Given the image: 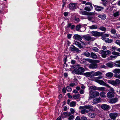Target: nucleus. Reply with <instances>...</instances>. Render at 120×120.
Returning a JSON list of instances; mask_svg holds the SVG:
<instances>
[{"instance_id": "f257e3e1", "label": "nucleus", "mask_w": 120, "mask_h": 120, "mask_svg": "<svg viewBox=\"0 0 120 120\" xmlns=\"http://www.w3.org/2000/svg\"><path fill=\"white\" fill-rule=\"evenodd\" d=\"M79 109L82 110L80 111V112L82 114L88 113L90 111L92 112L94 111L93 106L90 105L80 106L79 107Z\"/></svg>"}, {"instance_id": "f03ea898", "label": "nucleus", "mask_w": 120, "mask_h": 120, "mask_svg": "<svg viewBox=\"0 0 120 120\" xmlns=\"http://www.w3.org/2000/svg\"><path fill=\"white\" fill-rule=\"evenodd\" d=\"M77 69H75L74 71L76 74L80 75H83L85 71L84 68L82 67V65L78 64L76 65Z\"/></svg>"}, {"instance_id": "7ed1b4c3", "label": "nucleus", "mask_w": 120, "mask_h": 120, "mask_svg": "<svg viewBox=\"0 0 120 120\" xmlns=\"http://www.w3.org/2000/svg\"><path fill=\"white\" fill-rule=\"evenodd\" d=\"M107 82L108 83L115 86H118L120 84V80L118 79L115 80H108Z\"/></svg>"}, {"instance_id": "20e7f679", "label": "nucleus", "mask_w": 120, "mask_h": 120, "mask_svg": "<svg viewBox=\"0 0 120 120\" xmlns=\"http://www.w3.org/2000/svg\"><path fill=\"white\" fill-rule=\"evenodd\" d=\"M99 53L101 54V56L104 58H106L107 55L111 54V52L109 50H101L100 51Z\"/></svg>"}, {"instance_id": "39448f33", "label": "nucleus", "mask_w": 120, "mask_h": 120, "mask_svg": "<svg viewBox=\"0 0 120 120\" xmlns=\"http://www.w3.org/2000/svg\"><path fill=\"white\" fill-rule=\"evenodd\" d=\"M102 78V77L101 75L99 76L98 77L95 78V81L96 82L98 83L100 85L104 86L105 84V83L103 81L99 79Z\"/></svg>"}, {"instance_id": "423d86ee", "label": "nucleus", "mask_w": 120, "mask_h": 120, "mask_svg": "<svg viewBox=\"0 0 120 120\" xmlns=\"http://www.w3.org/2000/svg\"><path fill=\"white\" fill-rule=\"evenodd\" d=\"M83 37L85 40L89 41H93L95 39V38L90 36L88 35H84Z\"/></svg>"}, {"instance_id": "0eeeda50", "label": "nucleus", "mask_w": 120, "mask_h": 120, "mask_svg": "<svg viewBox=\"0 0 120 120\" xmlns=\"http://www.w3.org/2000/svg\"><path fill=\"white\" fill-rule=\"evenodd\" d=\"M100 95L99 93L97 91H95L91 93L90 94L89 99H91V98H93L96 97L97 96H99Z\"/></svg>"}, {"instance_id": "6e6552de", "label": "nucleus", "mask_w": 120, "mask_h": 120, "mask_svg": "<svg viewBox=\"0 0 120 120\" xmlns=\"http://www.w3.org/2000/svg\"><path fill=\"white\" fill-rule=\"evenodd\" d=\"M92 36L94 37H100L102 36L103 34V33L100 32L96 31H92L91 32Z\"/></svg>"}, {"instance_id": "1a4fd4ad", "label": "nucleus", "mask_w": 120, "mask_h": 120, "mask_svg": "<svg viewBox=\"0 0 120 120\" xmlns=\"http://www.w3.org/2000/svg\"><path fill=\"white\" fill-rule=\"evenodd\" d=\"M70 50L71 51L74 52H79L80 50L79 49L76 47L74 46L71 45V46L70 48Z\"/></svg>"}, {"instance_id": "9d476101", "label": "nucleus", "mask_w": 120, "mask_h": 120, "mask_svg": "<svg viewBox=\"0 0 120 120\" xmlns=\"http://www.w3.org/2000/svg\"><path fill=\"white\" fill-rule=\"evenodd\" d=\"M71 115V112H64L61 115V116L62 118L64 119L68 117Z\"/></svg>"}, {"instance_id": "9b49d317", "label": "nucleus", "mask_w": 120, "mask_h": 120, "mask_svg": "<svg viewBox=\"0 0 120 120\" xmlns=\"http://www.w3.org/2000/svg\"><path fill=\"white\" fill-rule=\"evenodd\" d=\"M118 115V114L117 113H112L109 114V116L112 119L114 120Z\"/></svg>"}, {"instance_id": "f8f14e48", "label": "nucleus", "mask_w": 120, "mask_h": 120, "mask_svg": "<svg viewBox=\"0 0 120 120\" xmlns=\"http://www.w3.org/2000/svg\"><path fill=\"white\" fill-rule=\"evenodd\" d=\"M93 5L94 7L95 10L98 11H101L102 10H103L104 8L103 7L101 6L96 5L94 4H93Z\"/></svg>"}, {"instance_id": "ddd939ff", "label": "nucleus", "mask_w": 120, "mask_h": 120, "mask_svg": "<svg viewBox=\"0 0 120 120\" xmlns=\"http://www.w3.org/2000/svg\"><path fill=\"white\" fill-rule=\"evenodd\" d=\"M93 72H87L84 73L83 75L87 77L91 78L93 76Z\"/></svg>"}, {"instance_id": "4468645a", "label": "nucleus", "mask_w": 120, "mask_h": 120, "mask_svg": "<svg viewBox=\"0 0 120 120\" xmlns=\"http://www.w3.org/2000/svg\"><path fill=\"white\" fill-rule=\"evenodd\" d=\"M97 64L95 63H92L89 66V68L90 69H96L97 68Z\"/></svg>"}, {"instance_id": "2eb2a0df", "label": "nucleus", "mask_w": 120, "mask_h": 120, "mask_svg": "<svg viewBox=\"0 0 120 120\" xmlns=\"http://www.w3.org/2000/svg\"><path fill=\"white\" fill-rule=\"evenodd\" d=\"M73 38L75 40L80 41L82 40V38L81 36L77 34L75 35L73 37Z\"/></svg>"}, {"instance_id": "dca6fc26", "label": "nucleus", "mask_w": 120, "mask_h": 120, "mask_svg": "<svg viewBox=\"0 0 120 120\" xmlns=\"http://www.w3.org/2000/svg\"><path fill=\"white\" fill-rule=\"evenodd\" d=\"M101 99L100 98H98L94 99L92 103L94 104L98 103L101 101Z\"/></svg>"}, {"instance_id": "f3484780", "label": "nucleus", "mask_w": 120, "mask_h": 120, "mask_svg": "<svg viewBox=\"0 0 120 120\" xmlns=\"http://www.w3.org/2000/svg\"><path fill=\"white\" fill-rule=\"evenodd\" d=\"M101 107L104 110H108L109 109V106L106 104H103L101 105Z\"/></svg>"}, {"instance_id": "a211bd4d", "label": "nucleus", "mask_w": 120, "mask_h": 120, "mask_svg": "<svg viewBox=\"0 0 120 120\" xmlns=\"http://www.w3.org/2000/svg\"><path fill=\"white\" fill-rule=\"evenodd\" d=\"M106 65L108 67L112 68L115 66L114 63L111 62H109L106 64Z\"/></svg>"}, {"instance_id": "6ab92c4d", "label": "nucleus", "mask_w": 120, "mask_h": 120, "mask_svg": "<svg viewBox=\"0 0 120 120\" xmlns=\"http://www.w3.org/2000/svg\"><path fill=\"white\" fill-rule=\"evenodd\" d=\"M69 8L70 10H73L76 8L75 5L74 3H70L69 5Z\"/></svg>"}, {"instance_id": "aec40b11", "label": "nucleus", "mask_w": 120, "mask_h": 120, "mask_svg": "<svg viewBox=\"0 0 120 120\" xmlns=\"http://www.w3.org/2000/svg\"><path fill=\"white\" fill-rule=\"evenodd\" d=\"M118 101V99L117 98H114L113 99H110L109 100V102L111 103H113L117 102Z\"/></svg>"}, {"instance_id": "412c9836", "label": "nucleus", "mask_w": 120, "mask_h": 120, "mask_svg": "<svg viewBox=\"0 0 120 120\" xmlns=\"http://www.w3.org/2000/svg\"><path fill=\"white\" fill-rule=\"evenodd\" d=\"M98 17L103 20H105L106 18V16L105 14L100 15L98 16Z\"/></svg>"}, {"instance_id": "4be33fe9", "label": "nucleus", "mask_w": 120, "mask_h": 120, "mask_svg": "<svg viewBox=\"0 0 120 120\" xmlns=\"http://www.w3.org/2000/svg\"><path fill=\"white\" fill-rule=\"evenodd\" d=\"M107 97L108 98H111L114 97V94L112 92H109L107 94Z\"/></svg>"}, {"instance_id": "5701e85b", "label": "nucleus", "mask_w": 120, "mask_h": 120, "mask_svg": "<svg viewBox=\"0 0 120 120\" xmlns=\"http://www.w3.org/2000/svg\"><path fill=\"white\" fill-rule=\"evenodd\" d=\"M91 57L93 59H96L97 58V55L93 52H91L90 53V57Z\"/></svg>"}, {"instance_id": "b1692460", "label": "nucleus", "mask_w": 120, "mask_h": 120, "mask_svg": "<svg viewBox=\"0 0 120 120\" xmlns=\"http://www.w3.org/2000/svg\"><path fill=\"white\" fill-rule=\"evenodd\" d=\"M75 43L76 45L77 46L80 48H82L83 47V46L81 45V44L78 41H75Z\"/></svg>"}, {"instance_id": "393cba45", "label": "nucleus", "mask_w": 120, "mask_h": 120, "mask_svg": "<svg viewBox=\"0 0 120 120\" xmlns=\"http://www.w3.org/2000/svg\"><path fill=\"white\" fill-rule=\"evenodd\" d=\"M75 43L76 45L77 46L80 48H82L83 47V46L81 45V44L78 41H75Z\"/></svg>"}, {"instance_id": "a878e982", "label": "nucleus", "mask_w": 120, "mask_h": 120, "mask_svg": "<svg viewBox=\"0 0 120 120\" xmlns=\"http://www.w3.org/2000/svg\"><path fill=\"white\" fill-rule=\"evenodd\" d=\"M75 43L76 45L77 46L80 48H82L83 47V46L81 45V44L78 41H75Z\"/></svg>"}, {"instance_id": "bb28decb", "label": "nucleus", "mask_w": 120, "mask_h": 120, "mask_svg": "<svg viewBox=\"0 0 120 120\" xmlns=\"http://www.w3.org/2000/svg\"><path fill=\"white\" fill-rule=\"evenodd\" d=\"M89 28L90 29H96L98 28V26L96 25H92L89 26Z\"/></svg>"}, {"instance_id": "cd10ccee", "label": "nucleus", "mask_w": 120, "mask_h": 120, "mask_svg": "<svg viewBox=\"0 0 120 120\" xmlns=\"http://www.w3.org/2000/svg\"><path fill=\"white\" fill-rule=\"evenodd\" d=\"M112 54L113 55H115V56H116V57L118 56H120V54L119 53L115 51L112 52Z\"/></svg>"}, {"instance_id": "c85d7f7f", "label": "nucleus", "mask_w": 120, "mask_h": 120, "mask_svg": "<svg viewBox=\"0 0 120 120\" xmlns=\"http://www.w3.org/2000/svg\"><path fill=\"white\" fill-rule=\"evenodd\" d=\"M106 75L109 78H111L112 77L113 74L111 72H109L107 73Z\"/></svg>"}, {"instance_id": "c756f323", "label": "nucleus", "mask_w": 120, "mask_h": 120, "mask_svg": "<svg viewBox=\"0 0 120 120\" xmlns=\"http://www.w3.org/2000/svg\"><path fill=\"white\" fill-rule=\"evenodd\" d=\"M89 116L91 118H94L95 116V114L94 113H90L88 114Z\"/></svg>"}, {"instance_id": "7c9ffc66", "label": "nucleus", "mask_w": 120, "mask_h": 120, "mask_svg": "<svg viewBox=\"0 0 120 120\" xmlns=\"http://www.w3.org/2000/svg\"><path fill=\"white\" fill-rule=\"evenodd\" d=\"M83 54L85 56L88 57H90V53L87 51L85 52H84Z\"/></svg>"}, {"instance_id": "2f4dec72", "label": "nucleus", "mask_w": 120, "mask_h": 120, "mask_svg": "<svg viewBox=\"0 0 120 120\" xmlns=\"http://www.w3.org/2000/svg\"><path fill=\"white\" fill-rule=\"evenodd\" d=\"M102 74L101 72L99 71H98L97 72H95L93 75V76H97L98 75H101Z\"/></svg>"}, {"instance_id": "473e14b6", "label": "nucleus", "mask_w": 120, "mask_h": 120, "mask_svg": "<svg viewBox=\"0 0 120 120\" xmlns=\"http://www.w3.org/2000/svg\"><path fill=\"white\" fill-rule=\"evenodd\" d=\"M113 72L115 74L120 73V69H114Z\"/></svg>"}, {"instance_id": "72a5a7b5", "label": "nucleus", "mask_w": 120, "mask_h": 120, "mask_svg": "<svg viewBox=\"0 0 120 120\" xmlns=\"http://www.w3.org/2000/svg\"><path fill=\"white\" fill-rule=\"evenodd\" d=\"M115 66L117 67H120V61H116V63H114Z\"/></svg>"}, {"instance_id": "f704fd0d", "label": "nucleus", "mask_w": 120, "mask_h": 120, "mask_svg": "<svg viewBox=\"0 0 120 120\" xmlns=\"http://www.w3.org/2000/svg\"><path fill=\"white\" fill-rule=\"evenodd\" d=\"M76 102L72 101L70 103L69 105L71 107H74L76 105Z\"/></svg>"}, {"instance_id": "c9c22d12", "label": "nucleus", "mask_w": 120, "mask_h": 120, "mask_svg": "<svg viewBox=\"0 0 120 120\" xmlns=\"http://www.w3.org/2000/svg\"><path fill=\"white\" fill-rule=\"evenodd\" d=\"M80 95L79 94L74 95L73 97L75 99H79L80 96Z\"/></svg>"}, {"instance_id": "e433bc0d", "label": "nucleus", "mask_w": 120, "mask_h": 120, "mask_svg": "<svg viewBox=\"0 0 120 120\" xmlns=\"http://www.w3.org/2000/svg\"><path fill=\"white\" fill-rule=\"evenodd\" d=\"M98 29H99L104 32H105L106 30V28L103 26H101Z\"/></svg>"}, {"instance_id": "4c0bfd02", "label": "nucleus", "mask_w": 120, "mask_h": 120, "mask_svg": "<svg viewBox=\"0 0 120 120\" xmlns=\"http://www.w3.org/2000/svg\"><path fill=\"white\" fill-rule=\"evenodd\" d=\"M81 28V25L80 24H79L77 25L75 27V29L77 31H79Z\"/></svg>"}, {"instance_id": "58836bf2", "label": "nucleus", "mask_w": 120, "mask_h": 120, "mask_svg": "<svg viewBox=\"0 0 120 120\" xmlns=\"http://www.w3.org/2000/svg\"><path fill=\"white\" fill-rule=\"evenodd\" d=\"M119 11H117L116 12L113 13V15L115 17L119 16Z\"/></svg>"}, {"instance_id": "ea45409f", "label": "nucleus", "mask_w": 120, "mask_h": 120, "mask_svg": "<svg viewBox=\"0 0 120 120\" xmlns=\"http://www.w3.org/2000/svg\"><path fill=\"white\" fill-rule=\"evenodd\" d=\"M113 40L112 39H110L108 38H107L105 40V42H107L108 43H111L112 42Z\"/></svg>"}, {"instance_id": "a19ab883", "label": "nucleus", "mask_w": 120, "mask_h": 120, "mask_svg": "<svg viewBox=\"0 0 120 120\" xmlns=\"http://www.w3.org/2000/svg\"><path fill=\"white\" fill-rule=\"evenodd\" d=\"M114 77L116 78L120 79V74L119 73L115 74Z\"/></svg>"}, {"instance_id": "79ce46f5", "label": "nucleus", "mask_w": 120, "mask_h": 120, "mask_svg": "<svg viewBox=\"0 0 120 120\" xmlns=\"http://www.w3.org/2000/svg\"><path fill=\"white\" fill-rule=\"evenodd\" d=\"M90 88L94 90H98V88H97L96 86H91L90 87Z\"/></svg>"}, {"instance_id": "37998d69", "label": "nucleus", "mask_w": 120, "mask_h": 120, "mask_svg": "<svg viewBox=\"0 0 120 120\" xmlns=\"http://www.w3.org/2000/svg\"><path fill=\"white\" fill-rule=\"evenodd\" d=\"M88 20L90 21H91V22H94V21L92 20L93 19V17L92 16H89L87 18Z\"/></svg>"}, {"instance_id": "c03bdc74", "label": "nucleus", "mask_w": 120, "mask_h": 120, "mask_svg": "<svg viewBox=\"0 0 120 120\" xmlns=\"http://www.w3.org/2000/svg\"><path fill=\"white\" fill-rule=\"evenodd\" d=\"M66 89L68 92H71L72 90L71 88L69 86H67L66 87Z\"/></svg>"}, {"instance_id": "a18cd8bd", "label": "nucleus", "mask_w": 120, "mask_h": 120, "mask_svg": "<svg viewBox=\"0 0 120 120\" xmlns=\"http://www.w3.org/2000/svg\"><path fill=\"white\" fill-rule=\"evenodd\" d=\"M84 10L88 11H91V9L90 7H85Z\"/></svg>"}, {"instance_id": "49530a36", "label": "nucleus", "mask_w": 120, "mask_h": 120, "mask_svg": "<svg viewBox=\"0 0 120 120\" xmlns=\"http://www.w3.org/2000/svg\"><path fill=\"white\" fill-rule=\"evenodd\" d=\"M105 93L103 91L101 92L100 94V96L101 97H104L105 96Z\"/></svg>"}, {"instance_id": "de8ad7c7", "label": "nucleus", "mask_w": 120, "mask_h": 120, "mask_svg": "<svg viewBox=\"0 0 120 120\" xmlns=\"http://www.w3.org/2000/svg\"><path fill=\"white\" fill-rule=\"evenodd\" d=\"M105 88L104 87H98V90H100L101 91L105 90Z\"/></svg>"}, {"instance_id": "09e8293b", "label": "nucleus", "mask_w": 120, "mask_h": 120, "mask_svg": "<svg viewBox=\"0 0 120 120\" xmlns=\"http://www.w3.org/2000/svg\"><path fill=\"white\" fill-rule=\"evenodd\" d=\"M82 14L85 15H88V12L85 11H83Z\"/></svg>"}, {"instance_id": "8fccbe9b", "label": "nucleus", "mask_w": 120, "mask_h": 120, "mask_svg": "<svg viewBox=\"0 0 120 120\" xmlns=\"http://www.w3.org/2000/svg\"><path fill=\"white\" fill-rule=\"evenodd\" d=\"M107 68L106 66L103 64H101L100 65V68H101L106 69Z\"/></svg>"}, {"instance_id": "3c124183", "label": "nucleus", "mask_w": 120, "mask_h": 120, "mask_svg": "<svg viewBox=\"0 0 120 120\" xmlns=\"http://www.w3.org/2000/svg\"><path fill=\"white\" fill-rule=\"evenodd\" d=\"M95 52H97L99 50L96 47H94L92 49Z\"/></svg>"}, {"instance_id": "603ef678", "label": "nucleus", "mask_w": 120, "mask_h": 120, "mask_svg": "<svg viewBox=\"0 0 120 120\" xmlns=\"http://www.w3.org/2000/svg\"><path fill=\"white\" fill-rule=\"evenodd\" d=\"M69 117L68 118L69 120H73V119L74 118V116L73 115H71L69 116Z\"/></svg>"}, {"instance_id": "864d4df0", "label": "nucleus", "mask_w": 120, "mask_h": 120, "mask_svg": "<svg viewBox=\"0 0 120 120\" xmlns=\"http://www.w3.org/2000/svg\"><path fill=\"white\" fill-rule=\"evenodd\" d=\"M115 43L116 44L120 46V40H116Z\"/></svg>"}, {"instance_id": "5fc2aeb1", "label": "nucleus", "mask_w": 120, "mask_h": 120, "mask_svg": "<svg viewBox=\"0 0 120 120\" xmlns=\"http://www.w3.org/2000/svg\"><path fill=\"white\" fill-rule=\"evenodd\" d=\"M70 110L71 112V113L72 114H73L75 112V111L74 109L72 108H71L70 109Z\"/></svg>"}, {"instance_id": "6e6d98bb", "label": "nucleus", "mask_w": 120, "mask_h": 120, "mask_svg": "<svg viewBox=\"0 0 120 120\" xmlns=\"http://www.w3.org/2000/svg\"><path fill=\"white\" fill-rule=\"evenodd\" d=\"M111 32L112 34H115L116 33L115 30L114 29H112L111 30Z\"/></svg>"}, {"instance_id": "4d7b16f0", "label": "nucleus", "mask_w": 120, "mask_h": 120, "mask_svg": "<svg viewBox=\"0 0 120 120\" xmlns=\"http://www.w3.org/2000/svg\"><path fill=\"white\" fill-rule=\"evenodd\" d=\"M74 19L75 21L77 22H79L80 20L79 19V18L76 17H75Z\"/></svg>"}, {"instance_id": "13d9d810", "label": "nucleus", "mask_w": 120, "mask_h": 120, "mask_svg": "<svg viewBox=\"0 0 120 120\" xmlns=\"http://www.w3.org/2000/svg\"><path fill=\"white\" fill-rule=\"evenodd\" d=\"M81 120H87L86 117L82 116L81 117Z\"/></svg>"}, {"instance_id": "bf43d9fd", "label": "nucleus", "mask_w": 120, "mask_h": 120, "mask_svg": "<svg viewBox=\"0 0 120 120\" xmlns=\"http://www.w3.org/2000/svg\"><path fill=\"white\" fill-rule=\"evenodd\" d=\"M117 47L115 46H112L111 48L112 50V51H115Z\"/></svg>"}, {"instance_id": "052dcab7", "label": "nucleus", "mask_w": 120, "mask_h": 120, "mask_svg": "<svg viewBox=\"0 0 120 120\" xmlns=\"http://www.w3.org/2000/svg\"><path fill=\"white\" fill-rule=\"evenodd\" d=\"M81 28H82V30L81 29V30H80V31L81 32H84L85 31V30H86V28L85 27L83 26L81 27Z\"/></svg>"}, {"instance_id": "680f3d73", "label": "nucleus", "mask_w": 120, "mask_h": 120, "mask_svg": "<svg viewBox=\"0 0 120 120\" xmlns=\"http://www.w3.org/2000/svg\"><path fill=\"white\" fill-rule=\"evenodd\" d=\"M80 94H82L84 93V90H81L79 91Z\"/></svg>"}, {"instance_id": "e2e57ef3", "label": "nucleus", "mask_w": 120, "mask_h": 120, "mask_svg": "<svg viewBox=\"0 0 120 120\" xmlns=\"http://www.w3.org/2000/svg\"><path fill=\"white\" fill-rule=\"evenodd\" d=\"M101 36H102L101 37L102 39L103 40H104L105 41V40H106V39H107V38H106V37L105 36H104L103 35Z\"/></svg>"}, {"instance_id": "0e129e2a", "label": "nucleus", "mask_w": 120, "mask_h": 120, "mask_svg": "<svg viewBox=\"0 0 120 120\" xmlns=\"http://www.w3.org/2000/svg\"><path fill=\"white\" fill-rule=\"evenodd\" d=\"M75 85V84L74 83H72L70 84L69 86L71 87H73Z\"/></svg>"}, {"instance_id": "69168bd1", "label": "nucleus", "mask_w": 120, "mask_h": 120, "mask_svg": "<svg viewBox=\"0 0 120 120\" xmlns=\"http://www.w3.org/2000/svg\"><path fill=\"white\" fill-rule=\"evenodd\" d=\"M95 13L94 12H88V15H94Z\"/></svg>"}, {"instance_id": "338daca9", "label": "nucleus", "mask_w": 120, "mask_h": 120, "mask_svg": "<svg viewBox=\"0 0 120 120\" xmlns=\"http://www.w3.org/2000/svg\"><path fill=\"white\" fill-rule=\"evenodd\" d=\"M71 63L72 64H74L76 63V61L75 60H71Z\"/></svg>"}, {"instance_id": "774afa93", "label": "nucleus", "mask_w": 120, "mask_h": 120, "mask_svg": "<svg viewBox=\"0 0 120 120\" xmlns=\"http://www.w3.org/2000/svg\"><path fill=\"white\" fill-rule=\"evenodd\" d=\"M64 14L65 16H67L68 15V13L66 12H64Z\"/></svg>"}]
</instances>
